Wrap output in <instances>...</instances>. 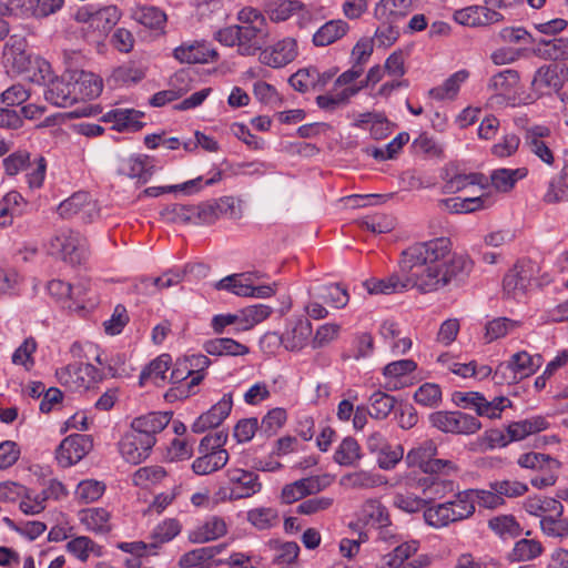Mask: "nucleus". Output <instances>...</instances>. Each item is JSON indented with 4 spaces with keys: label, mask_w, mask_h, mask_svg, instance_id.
I'll return each instance as SVG.
<instances>
[{
    "label": "nucleus",
    "mask_w": 568,
    "mask_h": 568,
    "mask_svg": "<svg viewBox=\"0 0 568 568\" xmlns=\"http://www.w3.org/2000/svg\"><path fill=\"white\" fill-rule=\"evenodd\" d=\"M518 326V322L507 317H498L487 323L486 338L488 342L501 338Z\"/></svg>",
    "instance_id": "nucleus-63"
},
{
    "label": "nucleus",
    "mask_w": 568,
    "mask_h": 568,
    "mask_svg": "<svg viewBox=\"0 0 568 568\" xmlns=\"http://www.w3.org/2000/svg\"><path fill=\"white\" fill-rule=\"evenodd\" d=\"M232 407V394H224L215 405L196 418L192 424V432L195 434H202L210 428L219 427L230 415Z\"/></svg>",
    "instance_id": "nucleus-14"
},
{
    "label": "nucleus",
    "mask_w": 568,
    "mask_h": 568,
    "mask_svg": "<svg viewBox=\"0 0 568 568\" xmlns=\"http://www.w3.org/2000/svg\"><path fill=\"white\" fill-rule=\"evenodd\" d=\"M348 24L343 20H331L322 26L313 36L316 47L328 45L346 34Z\"/></svg>",
    "instance_id": "nucleus-32"
},
{
    "label": "nucleus",
    "mask_w": 568,
    "mask_h": 568,
    "mask_svg": "<svg viewBox=\"0 0 568 568\" xmlns=\"http://www.w3.org/2000/svg\"><path fill=\"white\" fill-rule=\"evenodd\" d=\"M538 365L527 352H519L497 367L494 378L497 379L501 375L504 379L516 382L535 373Z\"/></svg>",
    "instance_id": "nucleus-11"
},
{
    "label": "nucleus",
    "mask_w": 568,
    "mask_h": 568,
    "mask_svg": "<svg viewBox=\"0 0 568 568\" xmlns=\"http://www.w3.org/2000/svg\"><path fill=\"white\" fill-rule=\"evenodd\" d=\"M296 42L293 39H284L273 47L260 53V61L273 69L284 68L296 57Z\"/></svg>",
    "instance_id": "nucleus-19"
},
{
    "label": "nucleus",
    "mask_w": 568,
    "mask_h": 568,
    "mask_svg": "<svg viewBox=\"0 0 568 568\" xmlns=\"http://www.w3.org/2000/svg\"><path fill=\"white\" fill-rule=\"evenodd\" d=\"M539 44L544 47L538 48L541 57L554 61L568 60V39L540 40Z\"/></svg>",
    "instance_id": "nucleus-53"
},
{
    "label": "nucleus",
    "mask_w": 568,
    "mask_h": 568,
    "mask_svg": "<svg viewBox=\"0 0 568 568\" xmlns=\"http://www.w3.org/2000/svg\"><path fill=\"white\" fill-rule=\"evenodd\" d=\"M133 19L150 29H159L166 21V14L156 7H138L133 10Z\"/></svg>",
    "instance_id": "nucleus-45"
},
{
    "label": "nucleus",
    "mask_w": 568,
    "mask_h": 568,
    "mask_svg": "<svg viewBox=\"0 0 568 568\" xmlns=\"http://www.w3.org/2000/svg\"><path fill=\"white\" fill-rule=\"evenodd\" d=\"M222 216L237 219L240 210L235 205L232 196H224L215 201L204 202L194 205V224H213Z\"/></svg>",
    "instance_id": "nucleus-6"
},
{
    "label": "nucleus",
    "mask_w": 568,
    "mask_h": 568,
    "mask_svg": "<svg viewBox=\"0 0 568 568\" xmlns=\"http://www.w3.org/2000/svg\"><path fill=\"white\" fill-rule=\"evenodd\" d=\"M489 528L503 538L517 537L520 534V526L514 516L504 515L491 518L488 521Z\"/></svg>",
    "instance_id": "nucleus-56"
},
{
    "label": "nucleus",
    "mask_w": 568,
    "mask_h": 568,
    "mask_svg": "<svg viewBox=\"0 0 568 568\" xmlns=\"http://www.w3.org/2000/svg\"><path fill=\"white\" fill-rule=\"evenodd\" d=\"M203 348L209 355L212 356H243L250 352L246 345H243L229 337H220L206 341L203 345Z\"/></svg>",
    "instance_id": "nucleus-28"
},
{
    "label": "nucleus",
    "mask_w": 568,
    "mask_h": 568,
    "mask_svg": "<svg viewBox=\"0 0 568 568\" xmlns=\"http://www.w3.org/2000/svg\"><path fill=\"white\" fill-rule=\"evenodd\" d=\"M418 486L422 488V494L427 504L436 499L444 498L447 494L453 493L455 483L444 476H425L418 479Z\"/></svg>",
    "instance_id": "nucleus-24"
},
{
    "label": "nucleus",
    "mask_w": 568,
    "mask_h": 568,
    "mask_svg": "<svg viewBox=\"0 0 568 568\" xmlns=\"http://www.w3.org/2000/svg\"><path fill=\"white\" fill-rule=\"evenodd\" d=\"M258 276L253 273L233 274L216 284L219 290H227L239 296H250L252 284Z\"/></svg>",
    "instance_id": "nucleus-33"
},
{
    "label": "nucleus",
    "mask_w": 568,
    "mask_h": 568,
    "mask_svg": "<svg viewBox=\"0 0 568 568\" xmlns=\"http://www.w3.org/2000/svg\"><path fill=\"white\" fill-rule=\"evenodd\" d=\"M542 200L547 204L568 202V165H565L560 174L550 181Z\"/></svg>",
    "instance_id": "nucleus-35"
},
{
    "label": "nucleus",
    "mask_w": 568,
    "mask_h": 568,
    "mask_svg": "<svg viewBox=\"0 0 568 568\" xmlns=\"http://www.w3.org/2000/svg\"><path fill=\"white\" fill-rule=\"evenodd\" d=\"M399 268L404 277L392 274L382 280H367L369 294H393L416 288L422 294L437 292L460 283L473 270L471 260L452 251L448 237H437L409 246L402 253Z\"/></svg>",
    "instance_id": "nucleus-1"
},
{
    "label": "nucleus",
    "mask_w": 568,
    "mask_h": 568,
    "mask_svg": "<svg viewBox=\"0 0 568 568\" xmlns=\"http://www.w3.org/2000/svg\"><path fill=\"white\" fill-rule=\"evenodd\" d=\"M548 422L542 416H534L508 425V437L511 442L525 439L527 436L547 429Z\"/></svg>",
    "instance_id": "nucleus-29"
},
{
    "label": "nucleus",
    "mask_w": 568,
    "mask_h": 568,
    "mask_svg": "<svg viewBox=\"0 0 568 568\" xmlns=\"http://www.w3.org/2000/svg\"><path fill=\"white\" fill-rule=\"evenodd\" d=\"M181 528L182 526L178 519L170 518L162 521L154 528L151 535L153 542L150 544V547L155 548L161 544L172 540L180 534Z\"/></svg>",
    "instance_id": "nucleus-52"
},
{
    "label": "nucleus",
    "mask_w": 568,
    "mask_h": 568,
    "mask_svg": "<svg viewBox=\"0 0 568 568\" xmlns=\"http://www.w3.org/2000/svg\"><path fill=\"white\" fill-rule=\"evenodd\" d=\"M201 453L203 456L197 457L192 464V469L197 475H209L219 470L224 467L229 460V453L226 450Z\"/></svg>",
    "instance_id": "nucleus-30"
},
{
    "label": "nucleus",
    "mask_w": 568,
    "mask_h": 568,
    "mask_svg": "<svg viewBox=\"0 0 568 568\" xmlns=\"http://www.w3.org/2000/svg\"><path fill=\"white\" fill-rule=\"evenodd\" d=\"M468 73H453L442 85L432 88L428 95L435 100H454Z\"/></svg>",
    "instance_id": "nucleus-42"
},
{
    "label": "nucleus",
    "mask_w": 568,
    "mask_h": 568,
    "mask_svg": "<svg viewBox=\"0 0 568 568\" xmlns=\"http://www.w3.org/2000/svg\"><path fill=\"white\" fill-rule=\"evenodd\" d=\"M540 527L545 535L549 537L564 538L568 536V519L557 517L555 514L544 516L540 520Z\"/></svg>",
    "instance_id": "nucleus-60"
},
{
    "label": "nucleus",
    "mask_w": 568,
    "mask_h": 568,
    "mask_svg": "<svg viewBox=\"0 0 568 568\" xmlns=\"http://www.w3.org/2000/svg\"><path fill=\"white\" fill-rule=\"evenodd\" d=\"M450 505L454 521L463 520L471 516L475 511L474 490L458 493L454 500L446 501Z\"/></svg>",
    "instance_id": "nucleus-47"
},
{
    "label": "nucleus",
    "mask_w": 568,
    "mask_h": 568,
    "mask_svg": "<svg viewBox=\"0 0 568 568\" xmlns=\"http://www.w3.org/2000/svg\"><path fill=\"white\" fill-rule=\"evenodd\" d=\"M173 57L181 63H213L219 53L204 41L184 42L173 51Z\"/></svg>",
    "instance_id": "nucleus-12"
},
{
    "label": "nucleus",
    "mask_w": 568,
    "mask_h": 568,
    "mask_svg": "<svg viewBox=\"0 0 568 568\" xmlns=\"http://www.w3.org/2000/svg\"><path fill=\"white\" fill-rule=\"evenodd\" d=\"M312 324L307 318H297L290 323L286 331L281 336L273 333L267 335V337L278 339L287 351L295 352L306 345L312 335Z\"/></svg>",
    "instance_id": "nucleus-16"
},
{
    "label": "nucleus",
    "mask_w": 568,
    "mask_h": 568,
    "mask_svg": "<svg viewBox=\"0 0 568 568\" xmlns=\"http://www.w3.org/2000/svg\"><path fill=\"white\" fill-rule=\"evenodd\" d=\"M450 505L443 503L425 508L423 514L425 523L434 528H443L454 523Z\"/></svg>",
    "instance_id": "nucleus-44"
},
{
    "label": "nucleus",
    "mask_w": 568,
    "mask_h": 568,
    "mask_svg": "<svg viewBox=\"0 0 568 568\" xmlns=\"http://www.w3.org/2000/svg\"><path fill=\"white\" fill-rule=\"evenodd\" d=\"M531 278V270L525 263H516L505 275L503 287L505 294L517 297L526 292Z\"/></svg>",
    "instance_id": "nucleus-22"
},
{
    "label": "nucleus",
    "mask_w": 568,
    "mask_h": 568,
    "mask_svg": "<svg viewBox=\"0 0 568 568\" xmlns=\"http://www.w3.org/2000/svg\"><path fill=\"white\" fill-rule=\"evenodd\" d=\"M395 398L384 392H375L369 397V416L375 419L386 418L394 408Z\"/></svg>",
    "instance_id": "nucleus-50"
},
{
    "label": "nucleus",
    "mask_w": 568,
    "mask_h": 568,
    "mask_svg": "<svg viewBox=\"0 0 568 568\" xmlns=\"http://www.w3.org/2000/svg\"><path fill=\"white\" fill-rule=\"evenodd\" d=\"M484 196L474 197H452L439 201L440 206L450 213H471L476 210L484 207Z\"/></svg>",
    "instance_id": "nucleus-48"
},
{
    "label": "nucleus",
    "mask_w": 568,
    "mask_h": 568,
    "mask_svg": "<svg viewBox=\"0 0 568 568\" xmlns=\"http://www.w3.org/2000/svg\"><path fill=\"white\" fill-rule=\"evenodd\" d=\"M278 513L271 507H258L247 511V521L260 530L270 529L275 526Z\"/></svg>",
    "instance_id": "nucleus-51"
},
{
    "label": "nucleus",
    "mask_w": 568,
    "mask_h": 568,
    "mask_svg": "<svg viewBox=\"0 0 568 568\" xmlns=\"http://www.w3.org/2000/svg\"><path fill=\"white\" fill-rule=\"evenodd\" d=\"M171 356L162 354L152 361L140 375V385L143 386L148 379H152L155 385L160 386L166 378L165 373L171 366Z\"/></svg>",
    "instance_id": "nucleus-36"
},
{
    "label": "nucleus",
    "mask_w": 568,
    "mask_h": 568,
    "mask_svg": "<svg viewBox=\"0 0 568 568\" xmlns=\"http://www.w3.org/2000/svg\"><path fill=\"white\" fill-rule=\"evenodd\" d=\"M318 297L323 300L324 303L336 308L344 307L349 300L346 288L342 287L339 284H329L323 286Z\"/></svg>",
    "instance_id": "nucleus-58"
},
{
    "label": "nucleus",
    "mask_w": 568,
    "mask_h": 568,
    "mask_svg": "<svg viewBox=\"0 0 568 568\" xmlns=\"http://www.w3.org/2000/svg\"><path fill=\"white\" fill-rule=\"evenodd\" d=\"M566 73H535L530 79L531 89L537 94H550L561 89Z\"/></svg>",
    "instance_id": "nucleus-38"
},
{
    "label": "nucleus",
    "mask_w": 568,
    "mask_h": 568,
    "mask_svg": "<svg viewBox=\"0 0 568 568\" xmlns=\"http://www.w3.org/2000/svg\"><path fill=\"white\" fill-rule=\"evenodd\" d=\"M192 373V378L186 385L174 386L170 388L165 398L168 400L183 399L196 393L195 387L203 381L204 371L211 365V361L206 355L194 354L185 356Z\"/></svg>",
    "instance_id": "nucleus-9"
},
{
    "label": "nucleus",
    "mask_w": 568,
    "mask_h": 568,
    "mask_svg": "<svg viewBox=\"0 0 568 568\" xmlns=\"http://www.w3.org/2000/svg\"><path fill=\"white\" fill-rule=\"evenodd\" d=\"M161 216L170 223H193L194 205L172 204L161 211Z\"/></svg>",
    "instance_id": "nucleus-57"
},
{
    "label": "nucleus",
    "mask_w": 568,
    "mask_h": 568,
    "mask_svg": "<svg viewBox=\"0 0 568 568\" xmlns=\"http://www.w3.org/2000/svg\"><path fill=\"white\" fill-rule=\"evenodd\" d=\"M361 458V447L353 437L344 438L334 454V460L341 466H353Z\"/></svg>",
    "instance_id": "nucleus-43"
},
{
    "label": "nucleus",
    "mask_w": 568,
    "mask_h": 568,
    "mask_svg": "<svg viewBox=\"0 0 568 568\" xmlns=\"http://www.w3.org/2000/svg\"><path fill=\"white\" fill-rule=\"evenodd\" d=\"M542 551L540 542L534 539H520L513 549L515 560H530L539 556Z\"/></svg>",
    "instance_id": "nucleus-64"
},
{
    "label": "nucleus",
    "mask_w": 568,
    "mask_h": 568,
    "mask_svg": "<svg viewBox=\"0 0 568 568\" xmlns=\"http://www.w3.org/2000/svg\"><path fill=\"white\" fill-rule=\"evenodd\" d=\"M120 11L115 6H109L94 11L91 30L97 31L99 37L106 34L119 21Z\"/></svg>",
    "instance_id": "nucleus-40"
},
{
    "label": "nucleus",
    "mask_w": 568,
    "mask_h": 568,
    "mask_svg": "<svg viewBox=\"0 0 568 568\" xmlns=\"http://www.w3.org/2000/svg\"><path fill=\"white\" fill-rule=\"evenodd\" d=\"M23 197L17 191H10L0 200V227L10 226L14 217L22 214Z\"/></svg>",
    "instance_id": "nucleus-31"
},
{
    "label": "nucleus",
    "mask_w": 568,
    "mask_h": 568,
    "mask_svg": "<svg viewBox=\"0 0 568 568\" xmlns=\"http://www.w3.org/2000/svg\"><path fill=\"white\" fill-rule=\"evenodd\" d=\"M429 422L440 432L458 435L475 434L481 428L476 417L463 412H435L429 415Z\"/></svg>",
    "instance_id": "nucleus-4"
},
{
    "label": "nucleus",
    "mask_w": 568,
    "mask_h": 568,
    "mask_svg": "<svg viewBox=\"0 0 568 568\" xmlns=\"http://www.w3.org/2000/svg\"><path fill=\"white\" fill-rule=\"evenodd\" d=\"M202 182V178H196L190 181H186L182 184L169 185V186H151L144 190V194L148 196H159L163 193L171 192H184L185 194H193L201 190L200 183Z\"/></svg>",
    "instance_id": "nucleus-61"
},
{
    "label": "nucleus",
    "mask_w": 568,
    "mask_h": 568,
    "mask_svg": "<svg viewBox=\"0 0 568 568\" xmlns=\"http://www.w3.org/2000/svg\"><path fill=\"white\" fill-rule=\"evenodd\" d=\"M55 376L59 383L71 390H77L88 387L89 381L83 375L82 364H69L64 367L57 369Z\"/></svg>",
    "instance_id": "nucleus-34"
},
{
    "label": "nucleus",
    "mask_w": 568,
    "mask_h": 568,
    "mask_svg": "<svg viewBox=\"0 0 568 568\" xmlns=\"http://www.w3.org/2000/svg\"><path fill=\"white\" fill-rule=\"evenodd\" d=\"M362 74L341 73L334 83L333 91L316 98L317 105L323 110L334 111L339 105L347 103L349 98L366 87L369 81L378 82L381 80L379 73H367L365 80H361L358 85L355 84Z\"/></svg>",
    "instance_id": "nucleus-3"
},
{
    "label": "nucleus",
    "mask_w": 568,
    "mask_h": 568,
    "mask_svg": "<svg viewBox=\"0 0 568 568\" xmlns=\"http://www.w3.org/2000/svg\"><path fill=\"white\" fill-rule=\"evenodd\" d=\"M225 547V544H220L216 546H209L190 550L180 558L179 565L182 568H207L211 566L214 557L221 554Z\"/></svg>",
    "instance_id": "nucleus-26"
},
{
    "label": "nucleus",
    "mask_w": 568,
    "mask_h": 568,
    "mask_svg": "<svg viewBox=\"0 0 568 568\" xmlns=\"http://www.w3.org/2000/svg\"><path fill=\"white\" fill-rule=\"evenodd\" d=\"M475 184L484 186L487 184V179L480 173L456 174L446 182L445 192L456 193L464 190L468 185Z\"/></svg>",
    "instance_id": "nucleus-59"
},
{
    "label": "nucleus",
    "mask_w": 568,
    "mask_h": 568,
    "mask_svg": "<svg viewBox=\"0 0 568 568\" xmlns=\"http://www.w3.org/2000/svg\"><path fill=\"white\" fill-rule=\"evenodd\" d=\"M58 212L64 219L80 216L82 221L88 222L92 220L97 210L87 192H77L59 205Z\"/></svg>",
    "instance_id": "nucleus-18"
},
{
    "label": "nucleus",
    "mask_w": 568,
    "mask_h": 568,
    "mask_svg": "<svg viewBox=\"0 0 568 568\" xmlns=\"http://www.w3.org/2000/svg\"><path fill=\"white\" fill-rule=\"evenodd\" d=\"M144 112L135 109H113L108 111L102 121L112 123V130L118 132H138L145 125L141 119Z\"/></svg>",
    "instance_id": "nucleus-17"
},
{
    "label": "nucleus",
    "mask_w": 568,
    "mask_h": 568,
    "mask_svg": "<svg viewBox=\"0 0 568 568\" xmlns=\"http://www.w3.org/2000/svg\"><path fill=\"white\" fill-rule=\"evenodd\" d=\"M230 483L233 485L230 491L231 500L250 498L262 489L258 475L244 469H230L227 471Z\"/></svg>",
    "instance_id": "nucleus-15"
},
{
    "label": "nucleus",
    "mask_w": 568,
    "mask_h": 568,
    "mask_svg": "<svg viewBox=\"0 0 568 568\" xmlns=\"http://www.w3.org/2000/svg\"><path fill=\"white\" fill-rule=\"evenodd\" d=\"M528 171L526 168H519L515 170L497 169L493 171L490 181L497 191L508 192L515 186L516 182L524 179Z\"/></svg>",
    "instance_id": "nucleus-37"
},
{
    "label": "nucleus",
    "mask_w": 568,
    "mask_h": 568,
    "mask_svg": "<svg viewBox=\"0 0 568 568\" xmlns=\"http://www.w3.org/2000/svg\"><path fill=\"white\" fill-rule=\"evenodd\" d=\"M104 489L105 486L103 483L88 479L82 480L78 485L75 495L81 501L89 504L98 500L103 495Z\"/></svg>",
    "instance_id": "nucleus-62"
},
{
    "label": "nucleus",
    "mask_w": 568,
    "mask_h": 568,
    "mask_svg": "<svg viewBox=\"0 0 568 568\" xmlns=\"http://www.w3.org/2000/svg\"><path fill=\"white\" fill-rule=\"evenodd\" d=\"M172 413L153 412L134 418L131 423V432L151 445L156 443V434L161 433L170 423Z\"/></svg>",
    "instance_id": "nucleus-10"
},
{
    "label": "nucleus",
    "mask_w": 568,
    "mask_h": 568,
    "mask_svg": "<svg viewBox=\"0 0 568 568\" xmlns=\"http://www.w3.org/2000/svg\"><path fill=\"white\" fill-rule=\"evenodd\" d=\"M454 400L464 408L474 409L479 416H485L490 409L488 400L477 392H457L454 394Z\"/></svg>",
    "instance_id": "nucleus-54"
},
{
    "label": "nucleus",
    "mask_w": 568,
    "mask_h": 568,
    "mask_svg": "<svg viewBox=\"0 0 568 568\" xmlns=\"http://www.w3.org/2000/svg\"><path fill=\"white\" fill-rule=\"evenodd\" d=\"M92 447L93 443L89 435H70L57 448L55 458L62 467H70L88 455Z\"/></svg>",
    "instance_id": "nucleus-8"
},
{
    "label": "nucleus",
    "mask_w": 568,
    "mask_h": 568,
    "mask_svg": "<svg viewBox=\"0 0 568 568\" xmlns=\"http://www.w3.org/2000/svg\"><path fill=\"white\" fill-rule=\"evenodd\" d=\"M560 466L559 460L548 455L544 465L536 471L537 475L530 479V484L538 489L555 485Z\"/></svg>",
    "instance_id": "nucleus-41"
},
{
    "label": "nucleus",
    "mask_w": 568,
    "mask_h": 568,
    "mask_svg": "<svg viewBox=\"0 0 568 568\" xmlns=\"http://www.w3.org/2000/svg\"><path fill=\"white\" fill-rule=\"evenodd\" d=\"M119 447L122 457L128 463L136 465L148 458L153 445L130 430L122 437Z\"/></svg>",
    "instance_id": "nucleus-20"
},
{
    "label": "nucleus",
    "mask_w": 568,
    "mask_h": 568,
    "mask_svg": "<svg viewBox=\"0 0 568 568\" xmlns=\"http://www.w3.org/2000/svg\"><path fill=\"white\" fill-rule=\"evenodd\" d=\"M3 65L13 71H49L50 63L39 55L27 53L21 44H6L3 50Z\"/></svg>",
    "instance_id": "nucleus-7"
},
{
    "label": "nucleus",
    "mask_w": 568,
    "mask_h": 568,
    "mask_svg": "<svg viewBox=\"0 0 568 568\" xmlns=\"http://www.w3.org/2000/svg\"><path fill=\"white\" fill-rule=\"evenodd\" d=\"M437 454L436 444L428 439L418 447L412 448L406 455V462L409 466L423 469L425 465Z\"/></svg>",
    "instance_id": "nucleus-49"
},
{
    "label": "nucleus",
    "mask_w": 568,
    "mask_h": 568,
    "mask_svg": "<svg viewBox=\"0 0 568 568\" xmlns=\"http://www.w3.org/2000/svg\"><path fill=\"white\" fill-rule=\"evenodd\" d=\"M119 172L131 179H136L139 183H146L154 173V165L148 155H136L124 160Z\"/></svg>",
    "instance_id": "nucleus-25"
},
{
    "label": "nucleus",
    "mask_w": 568,
    "mask_h": 568,
    "mask_svg": "<svg viewBox=\"0 0 568 568\" xmlns=\"http://www.w3.org/2000/svg\"><path fill=\"white\" fill-rule=\"evenodd\" d=\"M418 550V541H400L388 554L382 556L381 568H416L414 562L407 561Z\"/></svg>",
    "instance_id": "nucleus-21"
},
{
    "label": "nucleus",
    "mask_w": 568,
    "mask_h": 568,
    "mask_svg": "<svg viewBox=\"0 0 568 568\" xmlns=\"http://www.w3.org/2000/svg\"><path fill=\"white\" fill-rule=\"evenodd\" d=\"M50 253L60 255L71 265L81 264L87 257L84 240L73 231L61 232L50 241Z\"/></svg>",
    "instance_id": "nucleus-5"
},
{
    "label": "nucleus",
    "mask_w": 568,
    "mask_h": 568,
    "mask_svg": "<svg viewBox=\"0 0 568 568\" xmlns=\"http://www.w3.org/2000/svg\"><path fill=\"white\" fill-rule=\"evenodd\" d=\"M72 80V77L65 79V73L61 77L55 75L53 79H50L44 92L47 101L57 106H67L75 102L78 100L77 89L79 81L75 80L73 82Z\"/></svg>",
    "instance_id": "nucleus-13"
},
{
    "label": "nucleus",
    "mask_w": 568,
    "mask_h": 568,
    "mask_svg": "<svg viewBox=\"0 0 568 568\" xmlns=\"http://www.w3.org/2000/svg\"><path fill=\"white\" fill-rule=\"evenodd\" d=\"M525 509L534 515L544 517L547 516V513H550L549 515L555 514L557 517H560L562 515L564 507L562 505L550 497H530L525 501Z\"/></svg>",
    "instance_id": "nucleus-39"
},
{
    "label": "nucleus",
    "mask_w": 568,
    "mask_h": 568,
    "mask_svg": "<svg viewBox=\"0 0 568 568\" xmlns=\"http://www.w3.org/2000/svg\"><path fill=\"white\" fill-rule=\"evenodd\" d=\"M227 526L222 517L212 516L189 532V540L193 544H204L223 537Z\"/></svg>",
    "instance_id": "nucleus-23"
},
{
    "label": "nucleus",
    "mask_w": 568,
    "mask_h": 568,
    "mask_svg": "<svg viewBox=\"0 0 568 568\" xmlns=\"http://www.w3.org/2000/svg\"><path fill=\"white\" fill-rule=\"evenodd\" d=\"M110 514L103 508H90L82 511L81 521L89 530L94 532H109L111 526L109 524Z\"/></svg>",
    "instance_id": "nucleus-46"
},
{
    "label": "nucleus",
    "mask_w": 568,
    "mask_h": 568,
    "mask_svg": "<svg viewBox=\"0 0 568 568\" xmlns=\"http://www.w3.org/2000/svg\"><path fill=\"white\" fill-rule=\"evenodd\" d=\"M287 418L286 410L281 407L273 408L262 418L260 433L266 437L274 436L278 429L285 424Z\"/></svg>",
    "instance_id": "nucleus-55"
},
{
    "label": "nucleus",
    "mask_w": 568,
    "mask_h": 568,
    "mask_svg": "<svg viewBox=\"0 0 568 568\" xmlns=\"http://www.w3.org/2000/svg\"><path fill=\"white\" fill-rule=\"evenodd\" d=\"M489 85L500 95L508 99L525 100L523 94V84L520 83L519 73H495L490 79Z\"/></svg>",
    "instance_id": "nucleus-27"
},
{
    "label": "nucleus",
    "mask_w": 568,
    "mask_h": 568,
    "mask_svg": "<svg viewBox=\"0 0 568 568\" xmlns=\"http://www.w3.org/2000/svg\"><path fill=\"white\" fill-rule=\"evenodd\" d=\"M241 29L240 54L253 55L267 42L268 29L265 17L253 8H244L239 12Z\"/></svg>",
    "instance_id": "nucleus-2"
}]
</instances>
